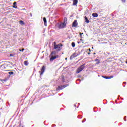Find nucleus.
I'll return each instance as SVG.
<instances>
[{
    "mask_svg": "<svg viewBox=\"0 0 127 127\" xmlns=\"http://www.w3.org/2000/svg\"><path fill=\"white\" fill-rule=\"evenodd\" d=\"M85 64L81 65L80 66H79L76 71V73L79 74L80 72H82L83 71V69L85 68V66H84Z\"/></svg>",
    "mask_w": 127,
    "mask_h": 127,
    "instance_id": "obj_1",
    "label": "nucleus"
},
{
    "mask_svg": "<svg viewBox=\"0 0 127 127\" xmlns=\"http://www.w3.org/2000/svg\"><path fill=\"white\" fill-rule=\"evenodd\" d=\"M67 86H68V84H66L64 86H59L58 88L56 89V91H61V90H63L64 88H66V87H67Z\"/></svg>",
    "mask_w": 127,
    "mask_h": 127,
    "instance_id": "obj_2",
    "label": "nucleus"
},
{
    "mask_svg": "<svg viewBox=\"0 0 127 127\" xmlns=\"http://www.w3.org/2000/svg\"><path fill=\"white\" fill-rule=\"evenodd\" d=\"M54 49H57V51H60L61 50V48H60V45H56V42H54Z\"/></svg>",
    "mask_w": 127,
    "mask_h": 127,
    "instance_id": "obj_3",
    "label": "nucleus"
},
{
    "mask_svg": "<svg viewBox=\"0 0 127 127\" xmlns=\"http://www.w3.org/2000/svg\"><path fill=\"white\" fill-rule=\"evenodd\" d=\"M79 55H80V54H77L76 52L74 53L71 55V56L70 57V60H72V59H73V58H75V57H77V56H79Z\"/></svg>",
    "mask_w": 127,
    "mask_h": 127,
    "instance_id": "obj_4",
    "label": "nucleus"
},
{
    "mask_svg": "<svg viewBox=\"0 0 127 127\" xmlns=\"http://www.w3.org/2000/svg\"><path fill=\"white\" fill-rule=\"evenodd\" d=\"M45 71V66L43 65L42 67L41 70L39 71V73H40V75H43V73H44V71Z\"/></svg>",
    "mask_w": 127,
    "mask_h": 127,
    "instance_id": "obj_5",
    "label": "nucleus"
},
{
    "mask_svg": "<svg viewBox=\"0 0 127 127\" xmlns=\"http://www.w3.org/2000/svg\"><path fill=\"white\" fill-rule=\"evenodd\" d=\"M78 25V22L77 20H75L72 23V27H76Z\"/></svg>",
    "mask_w": 127,
    "mask_h": 127,
    "instance_id": "obj_6",
    "label": "nucleus"
},
{
    "mask_svg": "<svg viewBox=\"0 0 127 127\" xmlns=\"http://www.w3.org/2000/svg\"><path fill=\"white\" fill-rule=\"evenodd\" d=\"M66 26V25L63 23H62L59 24V28L61 29V28H64Z\"/></svg>",
    "mask_w": 127,
    "mask_h": 127,
    "instance_id": "obj_7",
    "label": "nucleus"
},
{
    "mask_svg": "<svg viewBox=\"0 0 127 127\" xmlns=\"http://www.w3.org/2000/svg\"><path fill=\"white\" fill-rule=\"evenodd\" d=\"M43 21L44 22L45 26H47V20H46V18H43Z\"/></svg>",
    "mask_w": 127,
    "mask_h": 127,
    "instance_id": "obj_8",
    "label": "nucleus"
},
{
    "mask_svg": "<svg viewBox=\"0 0 127 127\" xmlns=\"http://www.w3.org/2000/svg\"><path fill=\"white\" fill-rule=\"evenodd\" d=\"M56 59H57V58H56V56H52V57L50 59V61H51V62H52V61H53V60H54Z\"/></svg>",
    "mask_w": 127,
    "mask_h": 127,
    "instance_id": "obj_9",
    "label": "nucleus"
},
{
    "mask_svg": "<svg viewBox=\"0 0 127 127\" xmlns=\"http://www.w3.org/2000/svg\"><path fill=\"white\" fill-rule=\"evenodd\" d=\"M78 3V0H73V5H77Z\"/></svg>",
    "mask_w": 127,
    "mask_h": 127,
    "instance_id": "obj_10",
    "label": "nucleus"
},
{
    "mask_svg": "<svg viewBox=\"0 0 127 127\" xmlns=\"http://www.w3.org/2000/svg\"><path fill=\"white\" fill-rule=\"evenodd\" d=\"M84 18L85 19V22H86V23H89V22H90V21H89V20L88 19V17H87V16H85Z\"/></svg>",
    "mask_w": 127,
    "mask_h": 127,
    "instance_id": "obj_11",
    "label": "nucleus"
},
{
    "mask_svg": "<svg viewBox=\"0 0 127 127\" xmlns=\"http://www.w3.org/2000/svg\"><path fill=\"white\" fill-rule=\"evenodd\" d=\"M92 16H93V17H98V13H93Z\"/></svg>",
    "mask_w": 127,
    "mask_h": 127,
    "instance_id": "obj_12",
    "label": "nucleus"
},
{
    "mask_svg": "<svg viewBox=\"0 0 127 127\" xmlns=\"http://www.w3.org/2000/svg\"><path fill=\"white\" fill-rule=\"evenodd\" d=\"M13 4V8H17V6H16V2H14Z\"/></svg>",
    "mask_w": 127,
    "mask_h": 127,
    "instance_id": "obj_13",
    "label": "nucleus"
},
{
    "mask_svg": "<svg viewBox=\"0 0 127 127\" xmlns=\"http://www.w3.org/2000/svg\"><path fill=\"white\" fill-rule=\"evenodd\" d=\"M64 24L66 25L67 24V18H64Z\"/></svg>",
    "mask_w": 127,
    "mask_h": 127,
    "instance_id": "obj_14",
    "label": "nucleus"
},
{
    "mask_svg": "<svg viewBox=\"0 0 127 127\" xmlns=\"http://www.w3.org/2000/svg\"><path fill=\"white\" fill-rule=\"evenodd\" d=\"M95 61L97 63H96V64L98 65V64H100V63H101V62H100V60L99 59H96Z\"/></svg>",
    "mask_w": 127,
    "mask_h": 127,
    "instance_id": "obj_15",
    "label": "nucleus"
},
{
    "mask_svg": "<svg viewBox=\"0 0 127 127\" xmlns=\"http://www.w3.org/2000/svg\"><path fill=\"white\" fill-rule=\"evenodd\" d=\"M51 55H56V51H53L51 53Z\"/></svg>",
    "mask_w": 127,
    "mask_h": 127,
    "instance_id": "obj_16",
    "label": "nucleus"
},
{
    "mask_svg": "<svg viewBox=\"0 0 127 127\" xmlns=\"http://www.w3.org/2000/svg\"><path fill=\"white\" fill-rule=\"evenodd\" d=\"M24 65H25V66H27L28 65V62H27V61H25L24 63Z\"/></svg>",
    "mask_w": 127,
    "mask_h": 127,
    "instance_id": "obj_17",
    "label": "nucleus"
},
{
    "mask_svg": "<svg viewBox=\"0 0 127 127\" xmlns=\"http://www.w3.org/2000/svg\"><path fill=\"white\" fill-rule=\"evenodd\" d=\"M75 45H76V44H75V42H72V43H71V46H72V47H75Z\"/></svg>",
    "mask_w": 127,
    "mask_h": 127,
    "instance_id": "obj_18",
    "label": "nucleus"
},
{
    "mask_svg": "<svg viewBox=\"0 0 127 127\" xmlns=\"http://www.w3.org/2000/svg\"><path fill=\"white\" fill-rule=\"evenodd\" d=\"M8 74H9V75H13L14 72L13 71H10L8 72Z\"/></svg>",
    "mask_w": 127,
    "mask_h": 127,
    "instance_id": "obj_19",
    "label": "nucleus"
},
{
    "mask_svg": "<svg viewBox=\"0 0 127 127\" xmlns=\"http://www.w3.org/2000/svg\"><path fill=\"white\" fill-rule=\"evenodd\" d=\"M102 77L103 78H104V79H109V76H103Z\"/></svg>",
    "mask_w": 127,
    "mask_h": 127,
    "instance_id": "obj_20",
    "label": "nucleus"
},
{
    "mask_svg": "<svg viewBox=\"0 0 127 127\" xmlns=\"http://www.w3.org/2000/svg\"><path fill=\"white\" fill-rule=\"evenodd\" d=\"M112 78H114V76H108V79H112Z\"/></svg>",
    "mask_w": 127,
    "mask_h": 127,
    "instance_id": "obj_21",
    "label": "nucleus"
},
{
    "mask_svg": "<svg viewBox=\"0 0 127 127\" xmlns=\"http://www.w3.org/2000/svg\"><path fill=\"white\" fill-rule=\"evenodd\" d=\"M20 23L21 24H24L23 21H20Z\"/></svg>",
    "mask_w": 127,
    "mask_h": 127,
    "instance_id": "obj_22",
    "label": "nucleus"
},
{
    "mask_svg": "<svg viewBox=\"0 0 127 127\" xmlns=\"http://www.w3.org/2000/svg\"><path fill=\"white\" fill-rule=\"evenodd\" d=\"M56 56V58L57 59V58H59V57H60V56H59V55H56V56Z\"/></svg>",
    "mask_w": 127,
    "mask_h": 127,
    "instance_id": "obj_23",
    "label": "nucleus"
},
{
    "mask_svg": "<svg viewBox=\"0 0 127 127\" xmlns=\"http://www.w3.org/2000/svg\"><path fill=\"white\" fill-rule=\"evenodd\" d=\"M126 118H127V117H124V121H125V122H127V119H126Z\"/></svg>",
    "mask_w": 127,
    "mask_h": 127,
    "instance_id": "obj_24",
    "label": "nucleus"
},
{
    "mask_svg": "<svg viewBox=\"0 0 127 127\" xmlns=\"http://www.w3.org/2000/svg\"><path fill=\"white\" fill-rule=\"evenodd\" d=\"M86 122V119H84V120L82 121V123H85Z\"/></svg>",
    "mask_w": 127,
    "mask_h": 127,
    "instance_id": "obj_25",
    "label": "nucleus"
},
{
    "mask_svg": "<svg viewBox=\"0 0 127 127\" xmlns=\"http://www.w3.org/2000/svg\"><path fill=\"white\" fill-rule=\"evenodd\" d=\"M10 57H12V56H13V54H10Z\"/></svg>",
    "mask_w": 127,
    "mask_h": 127,
    "instance_id": "obj_26",
    "label": "nucleus"
},
{
    "mask_svg": "<svg viewBox=\"0 0 127 127\" xmlns=\"http://www.w3.org/2000/svg\"><path fill=\"white\" fill-rule=\"evenodd\" d=\"M122 2H126V0H121Z\"/></svg>",
    "mask_w": 127,
    "mask_h": 127,
    "instance_id": "obj_27",
    "label": "nucleus"
},
{
    "mask_svg": "<svg viewBox=\"0 0 127 127\" xmlns=\"http://www.w3.org/2000/svg\"><path fill=\"white\" fill-rule=\"evenodd\" d=\"M24 50V49H22V50H19V51H22L23 52V51Z\"/></svg>",
    "mask_w": 127,
    "mask_h": 127,
    "instance_id": "obj_28",
    "label": "nucleus"
},
{
    "mask_svg": "<svg viewBox=\"0 0 127 127\" xmlns=\"http://www.w3.org/2000/svg\"><path fill=\"white\" fill-rule=\"evenodd\" d=\"M30 15L31 17H32V13H30Z\"/></svg>",
    "mask_w": 127,
    "mask_h": 127,
    "instance_id": "obj_29",
    "label": "nucleus"
},
{
    "mask_svg": "<svg viewBox=\"0 0 127 127\" xmlns=\"http://www.w3.org/2000/svg\"><path fill=\"white\" fill-rule=\"evenodd\" d=\"M80 36H81V35H82V34H83V33H80Z\"/></svg>",
    "mask_w": 127,
    "mask_h": 127,
    "instance_id": "obj_30",
    "label": "nucleus"
},
{
    "mask_svg": "<svg viewBox=\"0 0 127 127\" xmlns=\"http://www.w3.org/2000/svg\"><path fill=\"white\" fill-rule=\"evenodd\" d=\"M80 41H83V39H80Z\"/></svg>",
    "mask_w": 127,
    "mask_h": 127,
    "instance_id": "obj_31",
    "label": "nucleus"
},
{
    "mask_svg": "<svg viewBox=\"0 0 127 127\" xmlns=\"http://www.w3.org/2000/svg\"><path fill=\"white\" fill-rule=\"evenodd\" d=\"M89 51L91 52V49H89Z\"/></svg>",
    "mask_w": 127,
    "mask_h": 127,
    "instance_id": "obj_32",
    "label": "nucleus"
},
{
    "mask_svg": "<svg viewBox=\"0 0 127 127\" xmlns=\"http://www.w3.org/2000/svg\"><path fill=\"white\" fill-rule=\"evenodd\" d=\"M88 55H90V54H91V53H88Z\"/></svg>",
    "mask_w": 127,
    "mask_h": 127,
    "instance_id": "obj_33",
    "label": "nucleus"
},
{
    "mask_svg": "<svg viewBox=\"0 0 127 127\" xmlns=\"http://www.w3.org/2000/svg\"><path fill=\"white\" fill-rule=\"evenodd\" d=\"M93 54H94V55H95L96 53H94Z\"/></svg>",
    "mask_w": 127,
    "mask_h": 127,
    "instance_id": "obj_34",
    "label": "nucleus"
},
{
    "mask_svg": "<svg viewBox=\"0 0 127 127\" xmlns=\"http://www.w3.org/2000/svg\"><path fill=\"white\" fill-rule=\"evenodd\" d=\"M63 80H64V77H63Z\"/></svg>",
    "mask_w": 127,
    "mask_h": 127,
    "instance_id": "obj_35",
    "label": "nucleus"
},
{
    "mask_svg": "<svg viewBox=\"0 0 127 127\" xmlns=\"http://www.w3.org/2000/svg\"><path fill=\"white\" fill-rule=\"evenodd\" d=\"M124 84H126L127 83V82H124Z\"/></svg>",
    "mask_w": 127,
    "mask_h": 127,
    "instance_id": "obj_36",
    "label": "nucleus"
},
{
    "mask_svg": "<svg viewBox=\"0 0 127 127\" xmlns=\"http://www.w3.org/2000/svg\"><path fill=\"white\" fill-rule=\"evenodd\" d=\"M65 60H67V58H65Z\"/></svg>",
    "mask_w": 127,
    "mask_h": 127,
    "instance_id": "obj_37",
    "label": "nucleus"
},
{
    "mask_svg": "<svg viewBox=\"0 0 127 127\" xmlns=\"http://www.w3.org/2000/svg\"><path fill=\"white\" fill-rule=\"evenodd\" d=\"M74 107H76V104L74 105Z\"/></svg>",
    "mask_w": 127,
    "mask_h": 127,
    "instance_id": "obj_38",
    "label": "nucleus"
},
{
    "mask_svg": "<svg viewBox=\"0 0 127 127\" xmlns=\"http://www.w3.org/2000/svg\"><path fill=\"white\" fill-rule=\"evenodd\" d=\"M92 49H94V48H93V47H92Z\"/></svg>",
    "mask_w": 127,
    "mask_h": 127,
    "instance_id": "obj_39",
    "label": "nucleus"
},
{
    "mask_svg": "<svg viewBox=\"0 0 127 127\" xmlns=\"http://www.w3.org/2000/svg\"><path fill=\"white\" fill-rule=\"evenodd\" d=\"M21 126V124H20V125H19V126Z\"/></svg>",
    "mask_w": 127,
    "mask_h": 127,
    "instance_id": "obj_40",
    "label": "nucleus"
},
{
    "mask_svg": "<svg viewBox=\"0 0 127 127\" xmlns=\"http://www.w3.org/2000/svg\"><path fill=\"white\" fill-rule=\"evenodd\" d=\"M22 127H24V126H22Z\"/></svg>",
    "mask_w": 127,
    "mask_h": 127,
    "instance_id": "obj_41",
    "label": "nucleus"
},
{
    "mask_svg": "<svg viewBox=\"0 0 127 127\" xmlns=\"http://www.w3.org/2000/svg\"><path fill=\"white\" fill-rule=\"evenodd\" d=\"M63 82H64V80H63Z\"/></svg>",
    "mask_w": 127,
    "mask_h": 127,
    "instance_id": "obj_42",
    "label": "nucleus"
},
{
    "mask_svg": "<svg viewBox=\"0 0 127 127\" xmlns=\"http://www.w3.org/2000/svg\"><path fill=\"white\" fill-rule=\"evenodd\" d=\"M61 46H63V45H62Z\"/></svg>",
    "mask_w": 127,
    "mask_h": 127,
    "instance_id": "obj_43",
    "label": "nucleus"
}]
</instances>
